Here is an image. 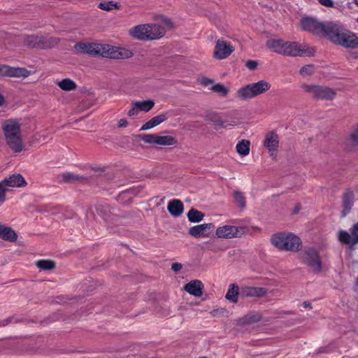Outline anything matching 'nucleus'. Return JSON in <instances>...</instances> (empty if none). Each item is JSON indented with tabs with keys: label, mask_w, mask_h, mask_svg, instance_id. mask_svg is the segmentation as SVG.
Segmentation results:
<instances>
[{
	"label": "nucleus",
	"mask_w": 358,
	"mask_h": 358,
	"mask_svg": "<svg viewBox=\"0 0 358 358\" xmlns=\"http://www.w3.org/2000/svg\"><path fill=\"white\" fill-rule=\"evenodd\" d=\"M328 38L334 43L345 48H358V37L355 34L334 22Z\"/></svg>",
	"instance_id": "obj_3"
},
{
	"label": "nucleus",
	"mask_w": 358,
	"mask_h": 358,
	"mask_svg": "<svg viewBox=\"0 0 358 358\" xmlns=\"http://www.w3.org/2000/svg\"><path fill=\"white\" fill-rule=\"evenodd\" d=\"M6 187H21L27 185L24 178L20 174H13L1 180Z\"/></svg>",
	"instance_id": "obj_23"
},
{
	"label": "nucleus",
	"mask_w": 358,
	"mask_h": 358,
	"mask_svg": "<svg viewBox=\"0 0 358 358\" xmlns=\"http://www.w3.org/2000/svg\"><path fill=\"white\" fill-rule=\"evenodd\" d=\"M8 190V188L3 182L0 181V203H2L6 201V193Z\"/></svg>",
	"instance_id": "obj_43"
},
{
	"label": "nucleus",
	"mask_w": 358,
	"mask_h": 358,
	"mask_svg": "<svg viewBox=\"0 0 358 358\" xmlns=\"http://www.w3.org/2000/svg\"><path fill=\"white\" fill-rule=\"evenodd\" d=\"M301 88L315 100L331 101L336 96L335 90L327 86L303 84Z\"/></svg>",
	"instance_id": "obj_8"
},
{
	"label": "nucleus",
	"mask_w": 358,
	"mask_h": 358,
	"mask_svg": "<svg viewBox=\"0 0 358 358\" xmlns=\"http://www.w3.org/2000/svg\"><path fill=\"white\" fill-rule=\"evenodd\" d=\"M128 125V122L126 119H120L118 122L119 127H126Z\"/></svg>",
	"instance_id": "obj_48"
},
{
	"label": "nucleus",
	"mask_w": 358,
	"mask_h": 358,
	"mask_svg": "<svg viewBox=\"0 0 358 358\" xmlns=\"http://www.w3.org/2000/svg\"><path fill=\"white\" fill-rule=\"evenodd\" d=\"M98 43H87L79 42L75 45L76 50L83 53H87L92 56H98L99 50Z\"/></svg>",
	"instance_id": "obj_22"
},
{
	"label": "nucleus",
	"mask_w": 358,
	"mask_h": 358,
	"mask_svg": "<svg viewBox=\"0 0 358 358\" xmlns=\"http://www.w3.org/2000/svg\"><path fill=\"white\" fill-rule=\"evenodd\" d=\"M167 209L171 215L174 217H178L183 212V203L178 199L171 200L168 203Z\"/></svg>",
	"instance_id": "obj_25"
},
{
	"label": "nucleus",
	"mask_w": 358,
	"mask_h": 358,
	"mask_svg": "<svg viewBox=\"0 0 358 358\" xmlns=\"http://www.w3.org/2000/svg\"><path fill=\"white\" fill-rule=\"evenodd\" d=\"M320 3L326 7H334V3L332 0H319Z\"/></svg>",
	"instance_id": "obj_46"
},
{
	"label": "nucleus",
	"mask_w": 358,
	"mask_h": 358,
	"mask_svg": "<svg viewBox=\"0 0 358 358\" xmlns=\"http://www.w3.org/2000/svg\"><path fill=\"white\" fill-rule=\"evenodd\" d=\"M24 45L29 48L46 49L56 45L59 39L55 37H48L43 35H27L24 37Z\"/></svg>",
	"instance_id": "obj_7"
},
{
	"label": "nucleus",
	"mask_w": 358,
	"mask_h": 358,
	"mask_svg": "<svg viewBox=\"0 0 358 358\" xmlns=\"http://www.w3.org/2000/svg\"><path fill=\"white\" fill-rule=\"evenodd\" d=\"M240 289L236 284H231L229 287L225 298L232 303H237L240 295Z\"/></svg>",
	"instance_id": "obj_30"
},
{
	"label": "nucleus",
	"mask_w": 358,
	"mask_h": 358,
	"mask_svg": "<svg viewBox=\"0 0 358 358\" xmlns=\"http://www.w3.org/2000/svg\"><path fill=\"white\" fill-rule=\"evenodd\" d=\"M168 119L166 114H160L153 117L150 120L146 122L141 128V130H148L152 129Z\"/></svg>",
	"instance_id": "obj_28"
},
{
	"label": "nucleus",
	"mask_w": 358,
	"mask_h": 358,
	"mask_svg": "<svg viewBox=\"0 0 358 358\" xmlns=\"http://www.w3.org/2000/svg\"><path fill=\"white\" fill-rule=\"evenodd\" d=\"M238 228L235 226L224 225L216 229V236L218 238H231L238 236Z\"/></svg>",
	"instance_id": "obj_21"
},
{
	"label": "nucleus",
	"mask_w": 358,
	"mask_h": 358,
	"mask_svg": "<svg viewBox=\"0 0 358 358\" xmlns=\"http://www.w3.org/2000/svg\"><path fill=\"white\" fill-rule=\"evenodd\" d=\"M357 282H358V278L357 279Z\"/></svg>",
	"instance_id": "obj_55"
},
{
	"label": "nucleus",
	"mask_w": 358,
	"mask_h": 358,
	"mask_svg": "<svg viewBox=\"0 0 358 358\" xmlns=\"http://www.w3.org/2000/svg\"><path fill=\"white\" fill-rule=\"evenodd\" d=\"M207 120L210 121L216 129L227 128L228 126H234L233 124H229L227 121L222 119L217 113H210L208 115Z\"/></svg>",
	"instance_id": "obj_26"
},
{
	"label": "nucleus",
	"mask_w": 358,
	"mask_h": 358,
	"mask_svg": "<svg viewBox=\"0 0 358 358\" xmlns=\"http://www.w3.org/2000/svg\"><path fill=\"white\" fill-rule=\"evenodd\" d=\"M282 55L289 57H298V56H312L314 55L315 50L313 48L302 45L295 41H286Z\"/></svg>",
	"instance_id": "obj_11"
},
{
	"label": "nucleus",
	"mask_w": 358,
	"mask_h": 358,
	"mask_svg": "<svg viewBox=\"0 0 358 358\" xmlns=\"http://www.w3.org/2000/svg\"><path fill=\"white\" fill-rule=\"evenodd\" d=\"M345 144L348 148L358 145V124L353 127L351 133L345 138Z\"/></svg>",
	"instance_id": "obj_31"
},
{
	"label": "nucleus",
	"mask_w": 358,
	"mask_h": 358,
	"mask_svg": "<svg viewBox=\"0 0 358 358\" xmlns=\"http://www.w3.org/2000/svg\"><path fill=\"white\" fill-rule=\"evenodd\" d=\"M301 262L310 268V271L314 273H319L322 269L321 257L318 252L313 248L306 249L300 254Z\"/></svg>",
	"instance_id": "obj_9"
},
{
	"label": "nucleus",
	"mask_w": 358,
	"mask_h": 358,
	"mask_svg": "<svg viewBox=\"0 0 358 358\" xmlns=\"http://www.w3.org/2000/svg\"><path fill=\"white\" fill-rule=\"evenodd\" d=\"M303 306L305 308H311V305H310V303H308V302H307V301H304V302L303 303Z\"/></svg>",
	"instance_id": "obj_51"
},
{
	"label": "nucleus",
	"mask_w": 358,
	"mask_h": 358,
	"mask_svg": "<svg viewBox=\"0 0 358 358\" xmlns=\"http://www.w3.org/2000/svg\"><path fill=\"white\" fill-rule=\"evenodd\" d=\"M36 266L41 270L50 271L55 268V262L52 260L41 259L36 262Z\"/></svg>",
	"instance_id": "obj_35"
},
{
	"label": "nucleus",
	"mask_w": 358,
	"mask_h": 358,
	"mask_svg": "<svg viewBox=\"0 0 358 358\" xmlns=\"http://www.w3.org/2000/svg\"><path fill=\"white\" fill-rule=\"evenodd\" d=\"M211 90L222 96H226L229 93V90L224 85L220 83L213 85L211 87Z\"/></svg>",
	"instance_id": "obj_41"
},
{
	"label": "nucleus",
	"mask_w": 358,
	"mask_h": 358,
	"mask_svg": "<svg viewBox=\"0 0 358 358\" xmlns=\"http://www.w3.org/2000/svg\"><path fill=\"white\" fill-rule=\"evenodd\" d=\"M160 22L136 25L129 31V35L141 41H152L162 38L167 29L173 27V22L164 16L159 17Z\"/></svg>",
	"instance_id": "obj_1"
},
{
	"label": "nucleus",
	"mask_w": 358,
	"mask_h": 358,
	"mask_svg": "<svg viewBox=\"0 0 358 358\" xmlns=\"http://www.w3.org/2000/svg\"><path fill=\"white\" fill-rule=\"evenodd\" d=\"M139 111V108L134 105V103H133L131 108L128 111V115L129 117L136 116L138 115Z\"/></svg>",
	"instance_id": "obj_44"
},
{
	"label": "nucleus",
	"mask_w": 358,
	"mask_h": 358,
	"mask_svg": "<svg viewBox=\"0 0 358 358\" xmlns=\"http://www.w3.org/2000/svg\"><path fill=\"white\" fill-rule=\"evenodd\" d=\"M355 201V194L352 189H347L342 195V207L341 216L345 217L351 210Z\"/></svg>",
	"instance_id": "obj_17"
},
{
	"label": "nucleus",
	"mask_w": 358,
	"mask_h": 358,
	"mask_svg": "<svg viewBox=\"0 0 358 358\" xmlns=\"http://www.w3.org/2000/svg\"><path fill=\"white\" fill-rule=\"evenodd\" d=\"M2 131L6 144L15 153L24 150L20 124L17 120L8 119L1 124Z\"/></svg>",
	"instance_id": "obj_2"
},
{
	"label": "nucleus",
	"mask_w": 358,
	"mask_h": 358,
	"mask_svg": "<svg viewBox=\"0 0 358 358\" xmlns=\"http://www.w3.org/2000/svg\"><path fill=\"white\" fill-rule=\"evenodd\" d=\"M59 87L64 91H71L76 89L77 85L74 81L69 78H65L58 82Z\"/></svg>",
	"instance_id": "obj_36"
},
{
	"label": "nucleus",
	"mask_w": 358,
	"mask_h": 358,
	"mask_svg": "<svg viewBox=\"0 0 358 358\" xmlns=\"http://www.w3.org/2000/svg\"><path fill=\"white\" fill-rule=\"evenodd\" d=\"M267 292L265 287L243 286L241 287L240 296L242 298L262 297L265 296Z\"/></svg>",
	"instance_id": "obj_16"
},
{
	"label": "nucleus",
	"mask_w": 358,
	"mask_h": 358,
	"mask_svg": "<svg viewBox=\"0 0 358 358\" xmlns=\"http://www.w3.org/2000/svg\"><path fill=\"white\" fill-rule=\"evenodd\" d=\"M138 137L145 143L159 145H173L177 140L171 136H160L157 134H140Z\"/></svg>",
	"instance_id": "obj_12"
},
{
	"label": "nucleus",
	"mask_w": 358,
	"mask_h": 358,
	"mask_svg": "<svg viewBox=\"0 0 358 358\" xmlns=\"http://www.w3.org/2000/svg\"><path fill=\"white\" fill-rule=\"evenodd\" d=\"M3 101H4V99H3V96H1L0 94V105L2 104L3 103Z\"/></svg>",
	"instance_id": "obj_52"
},
{
	"label": "nucleus",
	"mask_w": 358,
	"mask_h": 358,
	"mask_svg": "<svg viewBox=\"0 0 358 358\" xmlns=\"http://www.w3.org/2000/svg\"><path fill=\"white\" fill-rule=\"evenodd\" d=\"M98 56L110 59L129 58L132 56V52L125 49H119L108 44H99Z\"/></svg>",
	"instance_id": "obj_10"
},
{
	"label": "nucleus",
	"mask_w": 358,
	"mask_h": 358,
	"mask_svg": "<svg viewBox=\"0 0 358 358\" xmlns=\"http://www.w3.org/2000/svg\"><path fill=\"white\" fill-rule=\"evenodd\" d=\"M357 22H358V18H357Z\"/></svg>",
	"instance_id": "obj_56"
},
{
	"label": "nucleus",
	"mask_w": 358,
	"mask_h": 358,
	"mask_svg": "<svg viewBox=\"0 0 358 358\" xmlns=\"http://www.w3.org/2000/svg\"><path fill=\"white\" fill-rule=\"evenodd\" d=\"M84 179H85V178L80 176L78 175H76L70 172H66L62 174V180L65 182H73L75 181H78Z\"/></svg>",
	"instance_id": "obj_39"
},
{
	"label": "nucleus",
	"mask_w": 358,
	"mask_h": 358,
	"mask_svg": "<svg viewBox=\"0 0 358 358\" xmlns=\"http://www.w3.org/2000/svg\"><path fill=\"white\" fill-rule=\"evenodd\" d=\"M357 69H358V66H357Z\"/></svg>",
	"instance_id": "obj_57"
},
{
	"label": "nucleus",
	"mask_w": 358,
	"mask_h": 358,
	"mask_svg": "<svg viewBox=\"0 0 358 358\" xmlns=\"http://www.w3.org/2000/svg\"><path fill=\"white\" fill-rule=\"evenodd\" d=\"M262 319V315L259 313H248L238 320V323L241 324H250L257 322Z\"/></svg>",
	"instance_id": "obj_32"
},
{
	"label": "nucleus",
	"mask_w": 358,
	"mask_h": 358,
	"mask_svg": "<svg viewBox=\"0 0 358 358\" xmlns=\"http://www.w3.org/2000/svg\"><path fill=\"white\" fill-rule=\"evenodd\" d=\"M234 50L230 42L220 38L216 41L214 49V57L217 59H223L228 57Z\"/></svg>",
	"instance_id": "obj_13"
},
{
	"label": "nucleus",
	"mask_w": 358,
	"mask_h": 358,
	"mask_svg": "<svg viewBox=\"0 0 358 358\" xmlns=\"http://www.w3.org/2000/svg\"><path fill=\"white\" fill-rule=\"evenodd\" d=\"M234 197L236 203L241 207V208H245V199L243 194L238 191H235L234 192Z\"/></svg>",
	"instance_id": "obj_40"
},
{
	"label": "nucleus",
	"mask_w": 358,
	"mask_h": 358,
	"mask_svg": "<svg viewBox=\"0 0 358 358\" xmlns=\"http://www.w3.org/2000/svg\"><path fill=\"white\" fill-rule=\"evenodd\" d=\"M355 3L357 6H358V0H355Z\"/></svg>",
	"instance_id": "obj_53"
},
{
	"label": "nucleus",
	"mask_w": 358,
	"mask_h": 358,
	"mask_svg": "<svg viewBox=\"0 0 358 358\" xmlns=\"http://www.w3.org/2000/svg\"><path fill=\"white\" fill-rule=\"evenodd\" d=\"M271 242L280 250L298 252L302 248L300 238L291 232L276 233L271 236Z\"/></svg>",
	"instance_id": "obj_4"
},
{
	"label": "nucleus",
	"mask_w": 358,
	"mask_h": 358,
	"mask_svg": "<svg viewBox=\"0 0 358 358\" xmlns=\"http://www.w3.org/2000/svg\"><path fill=\"white\" fill-rule=\"evenodd\" d=\"M298 210H299V208H296V210H295V213H297V212H298Z\"/></svg>",
	"instance_id": "obj_54"
},
{
	"label": "nucleus",
	"mask_w": 358,
	"mask_h": 358,
	"mask_svg": "<svg viewBox=\"0 0 358 358\" xmlns=\"http://www.w3.org/2000/svg\"><path fill=\"white\" fill-rule=\"evenodd\" d=\"M187 216L190 222H199L203 220L205 215L202 212L192 208L187 213Z\"/></svg>",
	"instance_id": "obj_33"
},
{
	"label": "nucleus",
	"mask_w": 358,
	"mask_h": 358,
	"mask_svg": "<svg viewBox=\"0 0 358 358\" xmlns=\"http://www.w3.org/2000/svg\"><path fill=\"white\" fill-rule=\"evenodd\" d=\"M250 143L248 140L243 139L239 141L236 147L237 152L243 156L248 155L250 152Z\"/></svg>",
	"instance_id": "obj_34"
},
{
	"label": "nucleus",
	"mask_w": 358,
	"mask_h": 358,
	"mask_svg": "<svg viewBox=\"0 0 358 358\" xmlns=\"http://www.w3.org/2000/svg\"><path fill=\"white\" fill-rule=\"evenodd\" d=\"M0 238L5 241L14 242L17 240V236L10 227L0 224Z\"/></svg>",
	"instance_id": "obj_29"
},
{
	"label": "nucleus",
	"mask_w": 358,
	"mask_h": 358,
	"mask_svg": "<svg viewBox=\"0 0 358 358\" xmlns=\"http://www.w3.org/2000/svg\"><path fill=\"white\" fill-rule=\"evenodd\" d=\"M185 290L194 296H201L203 288V283L198 280H194L185 285Z\"/></svg>",
	"instance_id": "obj_24"
},
{
	"label": "nucleus",
	"mask_w": 358,
	"mask_h": 358,
	"mask_svg": "<svg viewBox=\"0 0 358 358\" xmlns=\"http://www.w3.org/2000/svg\"><path fill=\"white\" fill-rule=\"evenodd\" d=\"M285 42L282 39H269L266 41V46L273 52L279 55H283L285 53L283 50Z\"/></svg>",
	"instance_id": "obj_27"
},
{
	"label": "nucleus",
	"mask_w": 358,
	"mask_h": 358,
	"mask_svg": "<svg viewBox=\"0 0 358 358\" xmlns=\"http://www.w3.org/2000/svg\"><path fill=\"white\" fill-rule=\"evenodd\" d=\"M182 264L180 263H178V262L173 263L171 265V269L174 272H178L182 268Z\"/></svg>",
	"instance_id": "obj_47"
},
{
	"label": "nucleus",
	"mask_w": 358,
	"mask_h": 358,
	"mask_svg": "<svg viewBox=\"0 0 358 358\" xmlns=\"http://www.w3.org/2000/svg\"><path fill=\"white\" fill-rule=\"evenodd\" d=\"M213 83V80H211V79H209V78H203L202 80H201V84L204 86H207L209 84H211Z\"/></svg>",
	"instance_id": "obj_50"
},
{
	"label": "nucleus",
	"mask_w": 358,
	"mask_h": 358,
	"mask_svg": "<svg viewBox=\"0 0 358 358\" xmlns=\"http://www.w3.org/2000/svg\"><path fill=\"white\" fill-rule=\"evenodd\" d=\"M303 30L316 36H322L329 38L333 22H322L312 17H302L300 20Z\"/></svg>",
	"instance_id": "obj_5"
},
{
	"label": "nucleus",
	"mask_w": 358,
	"mask_h": 358,
	"mask_svg": "<svg viewBox=\"0 0 358 358\" xmlns=\"http://www.w3.org/2000/svg\"><path fill=\"white\" fill-rule=\"evenodd\" d=\"M351 234L341 230L338 234L339 241L350 248L358 243V222L350 229Z\"/></svg>",
	"instance_id": "obj_14"
},
{
	"label": "nucleus",
	"mask_w": 358,
	"mask_h": 358,
	"mask_svg": "<svg viewBox=\"0 0 358 358\" xmlns=\"http://www.w3.org/2000/svg\"><path fill=\"white\" fill-rule=\"evenodd\" d=\"M271 84L265 80H259L257 83H252L239 88L236 93V96L241 100L252 99L260 94H262L271 88Z\"/></svg>",
	"instance_id": "obj_6"
},
{
	"label": "nucleus",
	"mask_w": 358,
	"mask_h": 358,
	"mask_svg": "<svg viewBox=\"0 0 358 358\" xmlns=\"http://www.w3.org/2000/svg\"><path fill=\"white\" fill-rule=\"evenodd\" d=\"M31 74V71L25 68L10 67L6 65L0 66V76L27 78Z\"/></svg>",
	"instance_id": "obj_15"
},
{
	"label": "nucleus",
	"mask_w": 358,
	"mask_h": 358,
	"mask_svg": "<svg viewBox=\"0 0 358 358\" xmlns=\"http://www.w3.org/2000/svg\"><path fill=\"white\" fill-rule=\"evenodd\" d=\"M12 320V317H8L6 320H1L0 321V327H5L8 324H9Z\"/></svg>",
	"instance_id": "obj_49"
},
{
	"label": "nucleus",
	"mask_w": 358,
	"mask_h": 358,
	"mask_svg": "<svg viewBox=\"0 0 358 358\" xmlns=\"http://www.w3.org/2000/svg\"><path fill=\"white\" fill-rule=\"evenodd\" d=\"M264 145L269 152L273 153L277 150L279 145V137L276 132L271 131L266 134Z\"/></svg>",
	"instance_id": "obj_20"
},
{
	"label": "nucleus",
	"mask_w": 358,
	"mask_h": 358,
	"mask_svg": "<svg viewBox=\"0 0 358 358\" xmlns=\"http://www.w3.org/2000/svg\"><path fill=\"white\" fill-rule=\"evenodd\" d=\"M98 8L103 10L110 11L113 9H119L120 5L118 3L114 2L113 1H104L99 3Z\"/></svg>",
	"instance_id": "obj_38"
},
{
	"label": "nucleus",
	"mask_w": 358,
	"mask_h": 358,
	"mask_svg": "<svg viewBox=\"0 0 358 358\" xmlns=\"http://www.w3.org/2000/svg\"><path fill=\"white\" fill-rule=\"evenodd\" d=\"M134 105L136 106L140 110L148 112L154 107L155 102L152 100H145L134 102Z\"/></svg>",
	"instance_id": "obj_37"
},
{
	"label": "nucleus",
	"mask_w": 358,
	"mask_h": 358,
	"mask_svg": "<svg viewBox=\"0 0 358 358\" xmlns=\"http://www.w3.org/2000/svg\"><path fill=\"white\" fill-rule=\"evenodd\" d=\"M213 228V224L206 223L190 227L188 232L189 235L194 238L208 237L210 234V230Z\"/></svg>",
	"instance_id": "obj_18"
},
{
	"label": "nucleus",
	"mask_w": 358,
	"mask_h": 358,
	"mask_svg": "<svg viewBox=\"0 0 358 358\" xmlns=\"http://www.w3.org/2000/svg\"><path fill=\"white\" fill-rule=\"evenodd\" d=\"M257 65H258L257 62L255 61V60H248L245 64L246 67L250 70L256 69L257 67Z\"/></svg>",
	"instance_id": "obj_45"
},
{
	"label": "nucleus",
	"mask_w": 358,
	"mask_h": 358,
	"mask_svg": "<svg viewBox=\"0 0 358 358\" xmlns=\"http://www.w3.org/2000/svg\"><path fill=\"white\" fill-rule=\"evenodd\" d=\"M94 208L96 214L101 216L106 224H113V221L116 220L117 217L111 214L108 205L99 203L95 205Z\"/></svg>",
	"instance_id": "obj_19"
},
{
	"label": "nucleus",
	"mask_w": 358,
	"mask_h": 358,
	"mask_svg": "<svg viewBox=\"0 0 358 358\" xmlns=\"http://www.w3.org/2000/svg\"><path fill=\"white\" fill-rule=\"evenodd\" d=\"M300 73L303 76H310L314 72V66L313 65H306L300 69Z\"/></svg>",
	"instance_id": "obj_42"
}]
</instances>
